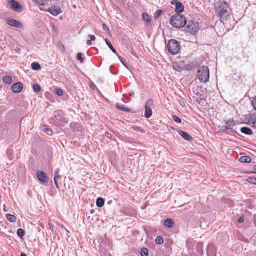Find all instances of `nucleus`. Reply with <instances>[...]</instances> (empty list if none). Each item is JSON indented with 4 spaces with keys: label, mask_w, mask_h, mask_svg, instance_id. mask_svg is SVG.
<instances>
[{
    "label": "nucleus",
    "mask_w": 256,
    "mask_h": 256,
    "mask_svg": "<svg viewBox=\"0 0 256 256\" xmlns=\"http://www.w3.org/2000/svg\"><path fill=\"white\" fill-rule=\"evenodd\" d=\"M216 14L222 20L228 19L230 16V8L228 4L225 1L220 0L215 4L214 6Z\"/></svg>",
    "instance_id": "obj_1"
},
{
    "label": "nucleus",
    "mask_w": 256,
    "mask_h": 256,
    "mask_svg": "<svg viewBox=\"0 0 256 256\" xmlns=\"http://www.w3.org/2000/svg\"><path fill=\"white\" fill-rule=\"evenodd\" d=\"M171 24L176 28H184L187 24L186 18L182 14H174L170 18Z\"/></svg>",
    "instance_id": "obj_2"
},
{
    "label": "nucleus",
    "mask_w": 256,
    "mask_h": 256,
    "mask_svg": "<svg viewBox=\"0 0 256 256\" xmlns=\"http://www.w3.org/2000/svg\"><path fill=\"white\" fill-rule=\"evenodd\" d=\"M198 78L200 82H207L210 79V70L206 66H202L200 68L198 71Z\"/></svg>",
    "instance_id": "obj_3"
},
{
    "label": "nucleus",
    "mask_w": 256,
    "mask_h": 256,
    "mask_svg": "<svg viewBox=\"0 0 256 256\" xmlns=\"http://www.w3.org/2000/svg\"><path fill=\"white\" fill-rule=\"evenodd\" d=\"M180 45L178 41L175 40H169L166 46L168 52L172 55L177 54L180 50Z\"/></svg>",
    "instance_id": "obj_4"
},
{
    "label": "nucleus",
    "mask_w": 256,
    "mask_h": 256,
    "mask_svg": "<svg viewBox=\"0 0 256 256\" xmlns=\"http://www.w3.org/2000/svg\"><path fill=\"white\" fill-rule=\"evenodd\" d=\"M199 30V23L190 20L186 26V30L191 34H196Z\"/></svg>",
    "instance_id": "obj_5"
},
{
    "label": "nucleus",
    "mask_w": 256,
    "mask_h": 256,
    "mask_svg": "<svg viewBox=\"0 0 256 256\" xmlns=\"http://www.w3.org/2000/svg\"><path fill=\"white\" fill-rule=\"evenodd\" d=\"M8 8L15 12H22V6L20 4L15 0H8Z\"/></svg>",
    "instance_id": "obj_6"
},
{
    "label": "nucleus",
    "mask_w": 256,
    "mask_h": 256,
    "mask_svg": "<svg viewBox=\"0 0 256 256\" xmlns=\"http://www.w3.org/2000/svg\"><path fill=\"white\" fill-rule=\"evenodd\" d=\"M226 126H222L220 128V130L224 132H234V128L236 126V122L234 120H226Z\"/></svg>",
    "instance_id": "obj_7"
},
{
    "label": "nucleus",
    "mask_w": 256,
    "mask_h": 256,
    "mask_svg": "<svg viewBox=\"0 0 256 256\" xmlns=\"http://www.w3.org/2000/svg\"><path fill=\"white\" fill-rule=\"evenodd\" d=\"M154 105V100L152 99L148 100L145 105V117L150 118L152 115V111L151 106Z\"/></svg>",
    "instance_id": "obj_8"
},
{
    "label": "nucleus",
    "mask_w": 256,
    "mask_h": 256,
    "mask_svg": "<svg viewBox=\"0 0 256 256\" xmlns=\"http://www.w3.org/2000/svg\"><path fill=\"white\" fill-rule=\"evenodd\" d=\"M5 21L7 24L18 28H22L23 24L18 20L11 18H6Z\"/></svg>",
    "instance_id": "obj_9"
},
{
    "label": "nucleus",
    "mask_w": 256,
    "mask_h": 256,
    "mask_svg": "<svg viewBox=\"0 0 256 256\" xmlns=\"http://www.w3.org/2000/svg\"><path fill=\"white\" fill-rule=\"evenodd\" d=\"M47 12H50L52 15L56 16L62 12L61 9L58 6H54L48 8Z\"/></svg>",
    "instance_id": "obj_10"
},
{
    "label": "nucleus",
    "mask_w": 256,
    "mask_h": 256,
    "mask_svg": "<svg viewBox=\"0 0 256 256\" xmlns=\"http://www.w3.org/2000/svg\"><path fill=\"white\" fill-rule=\"evenodd\" d=\"M37 177L38 180L43 183H46L48 182V178L46 176L45 173L42 171L38 172Z\"/></svg>",
    "instance_id": "obj_11"
},
{
    "label": "nucleus",
    "mask_w": 256,
    "mask_h": 256,
    "mask_svg": "<svg viewBox=\"0 0 256 256\" xmlns=\"http://www.w3.org/2000/svg\"><path fill=\"white\" fill-rule=\"evenodd\" d=\"M12 88L14 92L19 93L23 88V84L21 82H16L12 85Z\"/></svg>",
    "instance_id": "obj_12"
},
{
    "label": "nucleus",
    "mask_w": 256,
    "mask_h": 256,
    "mask_svg": "<svg viewBox=\"0 0 256 256\" xmlns=\"http://www.w3.org/2000/svg\"><path fill=\"white\" fill-rule=\"evenodd\" d=\"M178 132L182 137L188 142H192L193 140V138L187 132L179 130Z\"/></svg>",
    "instance_id": "obj_13"
},
{
    "label": "nucleus",
    "mask_w": 256,
    "mask_h": 256,
    "mask_svg": "<svg viewBox=\"0 0 256 256\" xmlns=\"http://www.w3.org/2000/svg\"><path fill=\"white\" fill-rule=\"evenodd\" d=\"M184 10V6L182 3L180 2L178 4H176V12L178 14H179L182 13Z\"/></svg>",
    "instance_id": "obj_14"
},
{
    "label": "nucleus",
    "mask_w": 256,
    "mask_h": 256,
    "mask_svg": "<svg viewBox=\"0 0 256 256\" xmlns=\"http://www.w3.org/2000/svg\"><path fill=\"white\" fill-rule=\"evenodd\" d=\"M248 118L250 124L254 126L256 124V115L255 114H250Z\"/></svg>",
    "instance_id": "obj_15"
},
{
    "label": "nucleus",
    "mask_w": 256,
    "mask_h": 256,
    "mask_svg": "<svg viewBox=\"0 0 256 256\" xmlns=\"http://www.w3.org/2000/svg\"><path fill=\"white\" fill-rule=\"evenodd\" d=\"M252 160V158L248 156H243L239 158V161L242 163H250Z\"/></svg>",
    "instance_id": "obj_16"
},
{
    "label": "nucleus",
    "mask_w": 256,
    "mask_h": 256,
    "mask_svg": "<svg viewBox=\"0 0 256 256\" xmlns=\"http://www.w3.org/2000/svg\"><path fill=\"white\" fill-rule=\"evenodd\" d=\"M240 132L246 135H252V130L248 128L243 127L241 128Z\"/></svg>",
    "instance_id": "obj_17"
},
{
    "label": "nucleus",
    "mask_w": 256,
    "mask_h": 256,
    "mask_svg": "<svg viewBox=\"0 0 256 256\" xmlns=\"http://www.w3.org/2000/svg\"><path fill=\"white\" fill-rule=\"evenodd\" d=\"M6 218L9 222L12 223L16 222L17 220V218L15 216L9 214H6Z\"/></svg>",
    "instance_id": "obj_18"
},
{
    "label": "nucleus",
    "mask_w": 256,
    "mask_h": 256,
    "mask_svg": "<svg viewBox=\"0 0 256 256\" xmlns=\"http://www.w3.org/2000/svg\"><path fill=\"white\" fill-rule=\"evenodd\" d=\"M31 67L34 70H40L42 69L41 66L38 62H32L31 64Z\"/></svg>",
    "instance_id": "obj_19"
},
{
    "label": "nucleus",
    "mask_w": 256,
    "mask_h": 256,
    "mask_svg": "<svg viewBox=\"0 0 256 256\" xmlns=\"http://www.w3.org/2000/svg\"><path fill=\"white\" fill-rule=\"evenodd\" d=\"M104 198H98L96 202V204L98 208L102 207L104 204Z\"/></svg>",
    "instance_id": "obj_20"
},
{
    "label": "nucleus",
    "mask_w": 256,
    "mask_h": 256,
    "mask_svg": "<svg viewBox=\"0 0 256 256\" xmlns=\"http://www.w3.org/2000/svg\"><path fill=\"white\" fill-rule=\"evenodd\" d=\"M174 222L172 219L168 218L165 220L164 224L168 228H172L174 225Z\"/></svg>",
    "instance_id": "obj_21"
},
{
    "label": "nucleus",
    "mask_w": 256,
    "mask_h": 256,
    "mask_svg": "<svg viewBox=\"0 0 256 256\" xmlns=\"http://www.w3.org/2000/svg\"><path fill=\"white\" fill-rule=\"evenodd\" d=\"M12 78L9 76H6L3 78V81L6 84H11L12 82Z\"/></svg>",
    "instance_id": "obj_22"
},
{
    "label": "nucleus",
    "mask_w": 256,
    "mask_h": 256,
    "mask_svg": "<svg viewBox=\"0 0 256 256\" xmlns=\"http://www.w3.org/2000/svg\"><path fill=\"white\" fill-rule=\"evenodd\" d=\"M104 40H105V42H106V44H107L108 46L112 50V51L114 53L117 54L116 51V50L115 48H114V46H112V44L110 42V40L107 38H106Z\"/></svg>",
    "instance_id": "obj_23"
},
{
    "label": "nucleus",
    "mask_w": 256,
    "mask_h": 256,
    "mask_svg": "<svg viewBox=\"0 0 256 256\" xmlns=\"http://www.w3.org/2000/svg\"><path fill=\"white\" fill-rule=\"evenodd\" d=\"M142 18L144 20L147 22H151V18L150 16L146 13H143Z\"/></svg>",
    "instance_id": "obj_24"
},
{
    "label": "nucleus",
    "mask_w": 256,
    "mask_h": 256,
    "mask_svg": "<svg viewBox=\"0 0 256 256\" xmlns=\"http://www.w3.org/2000/svg\"><path fill=\"white\" fill-rule=\"evenodd\" d=\"M17 234L20 238L22 239L26 233L24 230L22 228H19L17 231Z\"/></svg>",
    "instance_id": "obj_25"
},
{
    "label": "nucleus",
    "mask_w": 256,
    "mask_h": 256,
    "mask_svg": "<svg viewBox=\"0 0 256 256\" xmlns=\"http://www.w3.org/2000/svg\"><path fill=\"white\" fill-rule=\"evenodd\" d=\"M116 108L118 109L122 110L124 112H128L129 111V110L124 106V105H119L117 104Z\"/></svg>",
    "instance_id": "obj_26"
},
{
    "label": "nucleus",
    "mask_w": 256,
    "mask_h": 256,
    "mask_svg": "<svg viewBox=\"0 0 256 256\" xmlns=\"http://www.w3.org/2000/svg\"><path fill=\"white\" fill-rule=\"evenodd\" d=\"M247 181L251 184L256 185V177L250 176L248 178Z\"/></svg>",
    "instance_id": "obj_27"
},
{
    "label": "nucleus",
    "mask_w": 256,
    "mask_h": 256,
    "mask_svg": "<svg viewBox=\"0 0 256 256\" xmlns=\"http://www.w3.org/2000/svg\"><path fill=\"white\" fill-rule=\"evenodd\" d=\"M34 90L36 93H38L41 91V88L38 84H34L33 86Z\"/></svg>",
    "instance_id": "obj_28"
},
{
    "label": "nucleus",
    "mask_w": 256,
    "mask_h": 256,
    "mask_svg": "<svg viewBox=\"0 0 256 256\" xmlns=\"http://www.w3.org/2000/svg\"><path fill=\"white\" fill-rule=\"evenodd\" d=\"M142 256H148V250L146 248H142L141 250Z\"/></svg>",
    "instance_id": "obj_29"
},
{
    "label": "nucleus",
    "mask_w": 256,
    "mask_h": 256,
    "mask_svg": "<svg viewBox=\"0 0 256 256\" xmlns=\"http://www.w3.org/2000/svg\"><path fill=\"white\" fill-rule=\"evenodd\" d=\"M156 242L158 244H164V239L162 236H157L156 239Z\"/></svg>",
    "instance_id": "obj_30"
},
{
    "label": "nucleus",
    "mask_w": 256,
    "mask_h": 256,
    "mask_svg": "<svg viewBox=\"0 0 256 256\" xmlns=\"http://www.w3.org/2000/svg\"><path fill=\"white\" fill-rule=\"evenodd\" d=\"M54 92L56 94H57L58 96H62L64 94L63 90L60 88H56L55 89Z\"/></svg>",
    "instance_id": "obj_31"
},
{
    "label": "nucleus",
    "mask_w": 256,
    "mask_h": 256,
    "mask_svg": "<svg viewBox=\"0 0 256 256\" xmlns=\"http://www.w3.org/2000/svg\"><path fill=\"white\" fill-rule=\"evenodd\" d=\"M117 55V56L118 57V58L119 60H120V61L121 62L122 64L125 66L126 67V68H128V66H127V64L126 62V60L124 59L122 57H121L120 56H118V54H116Z\"/></svg>",
    "instance_id": "obj_32"
},
{
    "label": "nucleus",
    "mask_w": 256,
    "mask_h": 256,
    "mask_svg": "<svg viewBox=\"0 0 256 256\" xmlns=\"http://www.w3.org/2000/svg\"><path fill=\"white\" fill-rule=\"evenodd\" d=\"M251 104L254 109L256 110V96L253 97Z\"/></svg>",
    "instance_id": "obj_33"
},
{
    "label": "nucleus",
    "mask_w": 256,
    "mask_h": 256,
    "mask_svg": "<svg viewBox=\"0 0 256 256\" xmlns=\"http://www.w3.org/2000/svg\"><path fill=\"white\" fill-rule=\"evenodd\" d=\"M162 10H158L154 14V18L155 19H157L159 18L160 15L162 14Z\"/></svg>",
    "instance_id": "obj_34"
},
{
    "label": "nucleus",
    "mask_w": 256,
    "mask_h": 256,
    "mask_svg": "<svg viewBox=\"0 0 256 256\" xmlns=\"http://www.w3.org/2000/svg\"><path fill=\"white\" fill-rule=\"evenodd\" d=\"M194 66V64H186L184 66L185 70H190L193 68Z\"/></svg>",
    "instance_id": "obj_35"
},
{
    "label": "nucleus",
    "mask_w": 256,
    "mask_h": 256,
    "mask_svg": "<svg viewBox=\"0 0 256 256\" xmlns=\"http://www.w3.org/2000/svg\"><path fill=\"white\" fill-rule=\"evenodd\" d=\"M77 58L79 61H80V63L84 62V60L82 58V53H80V52L78 53V56H77Z\"/></svg>",
    "instance_id": "obj_36"
},
{
    "label": "nucleus",
    "mask_w": 256,
    "mask_h": 256,
    "mask_svg": "<svg viewBox=\"0 0 256 256\" xmlns=\"http://www.w3.org/2000/svg\"><path fill=\"white\" fill-rule=\"evenodd\" d=\"M132 130L135 131H138L140 132H143V130H142L140 127L138 126H133L131 128Z\"/></svg>",
    "instance_id": "obj_37"
},
{
    "label": "nucleus",
    "mask_w": 256,
    "mask_h": 256,
    "mask_svg": "<svg viewBox=\"0 0 256 256\" xmlns=\"http://www.w3.org/2000/svg\"><path fill=\"white\" fill-rule=\"evenodd\" d=\"M12 151L10 149H8L6 151V154L8 156L10 160H12L13 158L12 156Z\"/></svg>",
    "instance_id": "obj_38"
},
{
    "label": "nucleus",
    "mask_w": 256,
    "mask_h": 256,
    "mask_svg": "<svg viewBox=\"0 0 256 256\" xmlns=\"http://www.w3.org/2000/svg\"><path fill=\"white\" fill-rule=\"evenodd\" d=\"M60 170L57 169L54 172V180H58L61 178V176L59 174Z\"/></svg>",
    "instance_id": "obj_39"
},
{
    "label": "nucleus",
    "mask_w": 256,
    "mask_h": 256,
    "mask_svg": "<svg viewBox=\"0 0 256 256\" xmlns=\"http://www.w3.org/2000/svg\"><path fill=\"white\" fill-rule=\"evenodd\" d=\"M172 118L177 123H180L182 122L181 120L176 115L172 116Z\"/></svg>",
    "instance_id": "obj_40"
},
{
    "label": "nucleus",
    "mask_w": 256,
    "mask_h": 256,
    "mask_svg": "<svg viewBox=\"0 0 256 256\" xmlns=\"http://www.w3.org/2000/svg\"><path fill=\"white\" fill-rule=\"evenodd\" d=\"M174 68L178 72H180L182 70V68L178 65L174 66Z\"/></svg>",
    "instance_id": "obj_41"
},
{
    "label": "nucleus",
    "mask_w": 256,
    "mask_h": 256,
    "mask_svg": "<svg viewBox=\"0 0 256 256\" xmlns=\"http://www.w3.org/2000/svg\"><path fill=\"white\" fill-rule=\"evenodd\" d=\"M179 103L180 105L182 107H185L186 104L184 101V99L181 98L179 100Z\"/></svg>",
    "instance_id": "obj_42"
},
{
    "label": "nucleus",
    "mask_w": 256,
    "mask_h": 256,
    "mask_svg": "<svg viewBox=\"0 0 256 256\" xmlns=\"http://www.w3.org/2000/svg\"><path fill=\"white\" fill-rule=\"evenodd\" d=\"M102 28L103 30H104V31H106V32H110V29L107 26L104 24H102Z\"/></svg>",
    "instance_id": "obj_43"
},
{
    "label": "nucleus",
    "mask_w": 256,
    "mask_h": 256,
    "mask_svg": "<svg viewBox=\"0 0 256 256\" xmlns=\"http://www.w3.org/2000/svg\"><path fill=\"white\" fill-rule=\"evenodd\" d=\"M44 131L47 132V134L49 135L52 134V132L50 130L49 128H46L44 130Z\"/></svg>",
    "instance_id": "obj_44"
},
{
    "label": "nucleus",
    "mask_w": 256,
    "mask_h": 256,
    "mask_svg": "<svg viewBox=\"0 0 256 256\" xmlns=\"http://www.w3.org/2000/svg\"><path fill=\"white\" fill-rule=\"evenodd\" d=\"M253 168L256 171H252V172H248L246 173L249 174H256V166H254Z\"/></svg>",
    "instance_id": "obj_45"
},
{
    "label": "nucleus",
    "mask_w": 256,
    "mask_h": 256,
    "mask_svg": "<svg viewBox=\"0 0 256 256\" xmlns=\"http://www.w3.org/2000/svg\"><path fill=\"white\" fill-rule=\"evenodd\" d=\"M54 180V183H55L56 188L59 190L60 188V186H59V184L58 183V180L55 179V180Z\"/></svg>",
    "instance_id": "obj_46"
},
{
    "label": "nucleus",
    "mask_w": 256,
    "mask_h": 256,
    "mask_svg": "<svg viewBox=\"0 0 256 256\" xmlns=\"http://www.w3.org/2000/svg\"><path fill=\"white\" fill-rule=\"evenodd\" d=\"M179 2H180L178 0H173V1L171 2V4L172 5H175L176 6V4H178Z\"/></svg>",
    "instance_id": "obj_47"
},
{
    "label": "nucleus",
    "mask_w": 256,
    "mask_h": 256,
    "mask_svg": "<svg viewBox=\"0 0 256 256\" xmlns=\"http://www.w3.org/2000/svg\"><path fill=\"white\" fill-rule=\"evenodd\" d=\"M244 218L242 216V217H240L238 220V223H242L244 222Z\"/></svg>",
    "instance_id": "obj_48"
},
{
    "label": "nucleus",
    "mask_w": 256,
    "mask_h": 256,
    "mask_svg": "<svg viewBox=\"0 0 256 256\" xmlns=\"http://www.w3.org/2000/svg\"><path fill=\"white\" fill-rule=\"evenodd\" d=\"M91 40H96V36L94 35H92L90 36Z\"/></svg>",
    "instance_id": "obj_49"
},
{
    "label": "nucleus",
    "mask_w": 256,
    "mask_h": 256,
    "mask_svg": "<svg viewBox=\"0 0 256 256\" xmlns=\"http://www.w3.org/2000/svg\"><path fill=\"white\" fill-rule=\"evenodd\" d=\"M92 40H88L86 42V44L88 46H91L92 45Z\"/></svg>",
    "instance_id": "obj_50"
},
{
    "label": "nucleus",
    "mask_w": 256,
    "mask_h": 256,
    "mask_svg": "<svg viewBox=\"0 0 256 256\" xmlns=\"http://www.w3.org/2000/svg\"><path fill=\"white\" fill-rule=\"evenodd\" d=\"M49 226H50V230L53 232L54 231V228H53V226L52 224H49Z\"/></svg>",
    "instance_id": "obj_51"
},
{
    "label": "nucleus",
    "mask_w": 256,
    "mask_h": 256,
    "mask_svg": "<svg viewBox=\"0 0 256 256\" xmlns=\"http://www.w3.org/2000/svg\"><path fill=\"white\" fill-rule=\"evenodd\" d=\"M4 212H7V211H8V210H6V204H4Z\"/></svg>",
    "instance_id": "obj_52"
},
{
    "label": "nucleus",
    "mask_w": 256,
    "mask_h": 256,
    "mask_svg": "<svg viewBox=\"0 0 256 256\" xmlns=\"http://www.w3.org/2000/svg\"><path fill=\"white\" fill-rule=\"evenodd\" d=\"M62 49L64 51L65 50V48H64V46L63 44L62 46Z\"/></svg>",
    "instance_id": "obj_53"
},
{
    "label": "nucleus",
    "mask_w": 256,
    "mask_h": 256,
    "mask_svg": "<svg viewBox=\"0 0 256 256\" xmlns=\"http://www.w3.org/2000/svg\"><path fill=\"white\" fill-rule=\"evenodd\" d=\"M21 256H27L26 254L22 252L21 254Z\"/></svg>",
    "instance_id": "obj_54"
},
{
    "label": "nucleus",
    "mask_w": 256,
    "mask_h": 256,
    "mask_svg": "<svg viewBox=\"0 0 256 256\" xmlns=\"http://www.w3.org/2000/svg\"><path fill=\"white\" fill-rule=\"evenodd\" d=\"M90 87H91V88H92V89H94V88H95V87H96V86H94V85H93V86H90Z\"/></svg>",
    "instance_id": "obj_55"
},
{
    "label": "nucleus",
    "mask_w": 256,
    "mask_h": 256,
    "mask_svg": "<svg viewBox=\"0 0 256 256\" xmlns=\"http://www.w3.org/2000/svg\"><path fill=\"white\" fill-rule=\"evenodd\" d=\"M40 10H42V11H44V12H47V10H44V8H40Z\"/></svg>",
    "instance_id": "obj_56"
},
{
    "label": "nucleus",
    "mask_w": 256,
    "mask_h": 256,
    "mask_svg": "<svg viewBox=\"0 0 256 256\" xmlns=\"http://www.w3.org/2000/svg\"><path fill=\"white\" fill-rule=\"evenodd\" d=\"M134 92H132V93L130 94V96H134Z\"/></svg>",
    "instance_id": "obj_57"
},
{
    "label": "nucleus",
    "mask_w": 256,
    "mask_h": 256,
    "mask_svg": "<svg viewBox=\"0 0 256 256\" xmlns=\"http://www.w3.org/2000/svg\"><path fill=\"white\" fill-rule=\"evenodd\" d=\"M44 4H43V3H42V4H40V5H41V6H43V5H44Z\"/></svg>",
    "instance_id": "obj_58"
},
{
    "label": "nucleus",
    "mask_w": 256,
    "mask_h": 256,
    "mask_svg": "<svg viewBox=\"0 0 256 256\" xmlns=\"http://www.w3.org/2000/svg\"><path fill=\"white\" fill-rule=\"evenodd\" d=\"M74 8H76V6L74 5Z\"/></svg>",
    "instance_id": "obj_59"
}]
</instances>
